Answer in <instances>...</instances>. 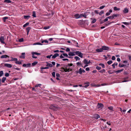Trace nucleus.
I'll use <instances>...</instances> for the list:
<instances>
[{
	"label": "nucleus",
	"instance_id": "50",
	"mask_svg": "<svg viewBox=\"0 0 131 131\" xmlns=\"http://www.w3.org/2000/svg\"><path fill=\"white\" fill-rule=\"evenodd\" d=\"M62 54L64 56H65L66 57H68V55L67 53H63Z\"/></svg>",
	"mask_w": 131,
	"mask_h": 131
},
{
	"label": "nucleus",
	"instance_id": "42",
	"mask_svg": "<svg viewBox=\"0 0 131 131\" xmlns=\"http://www.w3.org/2000/svg\"><path fill=\"white\" fill-rule=\"evenodd\" d=\"M50 28V27L49 26H48L46 27H44L43 29H45L46 30L49 29Z\"/></svg>",
	"mask_w": 131,
	"mask_h": 131
},
{
	"label": "nucleus",
	"instance_id": "9",
	"mask_svg": "<svg viewBox=\"0 0 131 131\" xmlns=\"http://www.w3.org/2000/svg\"><path fill=\"white\" fill-rule=\"evenodd\" d=\"M128 9L126 8H124V10H123V12L125 14L128 13Z\"/></svg>",
	"mask_w": 131,
	"mask_h": 131
},
{
	"label": "nucleus",
	"instance_id": "17",
	"mask_svg": "<svg viewBox=\"0 0 131 131\" xmlns=\"http://www.w3.org/2000/svg\"><path fill=\"white\" fill-rule=\"evenodd\" d=\"M94 117L96 119H97L100 117V116L98 114H96L94 115Z\"/></svg>",
	"mask_w": 131,
	"mask_h": 131
},
{
	"label": "nucleus",
	"instance_id": "24",
	"mask_svg": "<svg viewBox=\"0 0 131 131\" xmlns=\"http://www.w3.org/2000/svg\"><path fill=\"white\" fill-rule=\"evenodd\" d=\"M15 63L18 64H21V61H18V60H17L15 62Z\"/></svg>",
	"mask_w": 131,
	"mask_h": 131
},
{
	"label": "nucleus",
	"instance_id": "23",
	"mask_svg": "<svg viewBox=\"0 0 131 131\" xmlns=\"http://www.w3.org/2000/svg\"><path fill=\"white\" fill-rule=\"evenodd\" d=\"M32 54H36L37 55H40V53L37 52H32L31 53Z\"/></svg>",
	"mask_w": 131,
	"mask_h": 131
},
{
	"label": "nucleus",
	"instance_id": "30",
	"mask_svg": "<svg viewBox=\"0 0 131 131\" xmlns=\"http://www.w3.org/2000/svg\"><path fill=\"white\" fill-rule=\"evenodd\" d=\"M38 63V62L36 61H34L33 63L32 64V66H34L37 64Z\"/></svg>",
	"mask_w": 131,
	"mask_h": 131
},
{
	"label": "nucleus",
	"instance_id": "16",
	"mask_svg": "<svg viewBox=\"0 0 131 131\" xmlns=\"http://www.w3.org/2000/svg\"><path fill=\"white\" fill-rule=\"evenodd\" d=\"M76 64L77 66H80L81 67H83V64L81 63V62H77V63Z\"/></svg>",
	"mask_w": 131,
	"mask_h": 131
},
{
	"label": "nucleus",
	"instance_id": "34",
	"mask_svg": "<svg viewBox=\"0 0 131 131\" xmlns=\"http://www.w3.org/2000/svg\"><path fill=\"white\" fill-rule=\"evenodd\" d=\"M34 45H42V44L38 42L34 43L33 44Z\"/></svg>",
	"mask_w": 131,
	"mask_h": 131
},
{
	"label": "nucleus",
	"instance_id": "39",
	"mask_svg": "<svg viewBox=\"0 0 131 131\" xmlns=\"http://www.w3.org/2000/svg\"><path fill=\"white\" fill-rule=\"evenodd\" d=\"M112 62V60H109L107 62V63L108 64L110 65Z\"/></svg>",
	"mask_w": 131,
	"mask_h": 131
},
{
	"label": "nucleus",
	"instance_id": "36",
	"mask_svg": "<svg viewBox=\"0 0 131 131\" xmlns=\"http://www.w3.org/2000/svg\"><path fill=\"white\" fill-rule=\"evenodd\" d=\"M74 58L75 59L76 61H78V60H80V58L77 56H75Z\"/></svg>",
	"mask_w": 131,
	"mask_h": 131
},
{
	"label": "nucleus",
	"instance_id": "29",
	"mask_svg": "<svg viewBox=\"0 0 131 131\" xmlns=\"http://www.w3.org/2000/svg\"><path fill=\"white\" fill-rule=\"evenodd\" d=\"M6 78L5 77H4L2 78V83L4 82L6 80Z\"/></svg>",
	"mask_w": 131,
	"mask_h": 131
},
{
	"label": "nucleus",
	"instance_id": "52",
	"mask_svg": "<svg viewBox=\"0 0 131 131\" xmlns=\"http://www.w3.org/2000/svg\"><path fill=\"white\" fill-rule=\"evenodd\" d=\"M52 76L54 77H55V72H53L52 73Z\"/></svg>",
	"mask_w": 131,
	"mask_h": 131
},
{
	"label": "nucleus",
	"instance_id": "33",
	"mask_svg": "<svg viewBox=\"0 0 131 131\" xmlns=\"http://www.w3.org/2000/svg\"><path fill=\"white\" fill-rule=\"evenodd\" d=\"M10 0H4V2L7 3H10L11 2Z\"/></svg>",
	"mask_w": 131,
	"mask_h": 131
},
{
	"label": "nucleus",
	"instance_id": "2",
	"mask_svg": "<svg viewBox=\"0 0 131 131\" xmlns=\"http://www.w3.org/2000/svg\"><path fill=\"white\" fill-rule=\"evenodd\" d=\"M75 53L77 55H78L81 58H82L83 57V54L81 52L77 51L75 52Z\"/></svg>",
	"mask_w": 131,
	"mask_h": 131
},
{
	"label": "nucleus",
	"instance_id": "44",
	"mask_svg": "<svg viewBox=\"0 0 131 131\" xmlns=\"http://www.w3.org/2000/svg\"><path fill=\"white\" fill-rule=\"evenodd\" d=\"M108 19L107 18V17L105 19L104 21H103L101 23H103L104 22H105L106 21H108Z\"/></svg>",
	"mask_w": 131,
	"mask_h": 131
},
{
	"label": "nucleus",
	"instance_id": "58",
	"mask_svg": "<svg viewBox=\"0 0 131 131\" xmlns=\"http://www.w3.org/2000/svg\"><path fill=\"white\" fill-rule=\"evenodd\" d=\"M84 84H86L87 85H89V84H90L89 82L88 81H87L85 82L84 83Z\"/></svg>",
	"mask_w": 131,
	"mask_h": 131
},
{
	"label": "nucleus",
	"instance_id": "31",
	"mask_svg": "<svg viewBox=\"0 0 131 131\" xmlns=\"http://www.w3.org/2000/svg\"><path fill=\"white\" fill-rule=\"evenodd\" d=\"M114 9L115 11L119 10H120V9L119 8H117L116 7H114Z\"/></svg>",
	"mask_w": 131,
	"mask_h": 131
},
{
	"label": "nucleus",
	"instance_id": "13",
	"mask_svg": "<svg viewBox=\"0 0 131 131\" xmlns=\"http://www.w3.org/2000/svg\"><path fill=\"white\" fill-rule=\"evenodd\" d=\"M96 51L98 52H102L103 51L102 48L100 49H97L96 50Z\"/></svg>",
	"mask_w": 131,
	"mask_h": 131
},
{
	"label": "nucleus",
	"instance_id": "26",
	"mask_svg": "<svg viewBox=\"0 0 131 131\" xmlns=\"http://www.w3.org/2000/svg\"><path fill=\"white\" fill-rule=\"evenodd\" d=\"M126 65L125 64H121L120 63L118 65V66L119 67H123L124 66H126Z\"/></svg>",
	"mask_w": 131,
	"mask_h": 131
},
{
	"label": "nucleus",
	"instance_id": "11",
	"mask_svg": "<svg viewBox=\"0 0 131 131\" xmlns=\"http://www.w3.org/2000/svg\"><path fill=\"white\" fill-rule=\"evenodd\" d=\"M74 16L75 18L78 19L80 18V14L79 15V14H75L74 15Z\"/></svg>",
	"mask_w": 131,
	"mask_h": 131
},
{
	"label": "nucleus",
	"instance_id": "62",
	"mask_svg": "<svg viewBox=\"0 0 131 131\" xmlns=\"http://www.w3.org/2000/svg\"><path fill=\"white\" fill-rule=\"evenodd\" d=\"M112 59L113 60H115V58L114 56H113L112 58Z\"/></svg>",
	"mask_w": 131,
	"mask_h": 131
},
{
	"label": "nucleus",
	"instance_id": "15",
	"mask_svg": "<svg viewBox=\"0 0 131 131\" xmlns=\"http://www.w3.org/2000/svg\"><path fill=\"white\" fill-rule=\"evenodd\" d=\"M9 57L8 56V55H4L2 56L1 57V58H6L7 57Z\"/></svg>",
	"mask_w": 131,
	"mask_h": 131
},
{
	"label": "nucleus",
	"instance_id": "37",
	"mask_svg": "<svg viewBox=\"0 0 131 131\" xmlns=\"http://www.w3.org/2000/svg\"><path fill=\"white\" fill-rule=\"evenodd\" d=\"M32 16L35 17H36V13L35 11H33V14Z\"/></svg>",
	"mask_w": 131,
	"mask_h": 131
},
{
	"label": "nucleus",
	"instance_id": "18",
	"mask_svg": "<svg viewBox=\"0 0 131 131\" xmlns=\"http://www.w3.org/2000/svg\"><path fill=\"white\" fill-rule=\"evenodd\" d=\"M31 64L30 63H28L27 64H25V67L27 68L30 67H31Z\"/></svg>",
	"mask_w": 131,
	"mask_h": 131
},
{
	"label": "nucleus",
	"instance_id": "6",
	"mask_svg": "<svg viewBox=\"0 0 131 131\" xmlns=\"http://www.w3.org/2000/svg\"><path fill=\"white\" fill-rule=\"evenodd\" d=\"M84 14H80V18L82 17H84L85 18H87L86 16L87 15L86 14L87 13V12L84 13Z\"/></svg>",
	"mask_w": 131,
	"mask_h": 131
},
{
	"label": "nucleus",
	"instance_id": "28",
	"mask_svg": "<svg viewBox=\"0 0 131 131\" xmlns=\"http://www.w3.org/2000/svg\"><path fill=\"white\" fill-rule=\"evenodd\" d=\"M88 60L86 59H84L83 61V62L84 64H88Z\"/></svg>",
	"mask_w": 131,
	"mask_h": 131
},
{
	"label": "nucleus",
	"instance_id": "19",
	"mask_svg": "<svg viewBox=\"0 0 131 131\" xmlns=\"http://www.w3.org/2000/svg\"><path fill=\"white\" fill-rule=\"evenodd\" d=\"M119 14H113L112 15V17L113 18V19L115 17H116L119 16Z\"/></svg>",
	"mask_w": 131,
	"mask_h": 131
},
{
	"label": "nucleus",
	"instance_id": "27",
	"mask_svg": "<svg viewBox=\"0 0 131 131\" xmlns=\"http://www.w3.org/2000/svg\"><path fill=\"white\" fill-rule=\"evenodd\" d=\"M123 69L118 70L115 71V72L116 73H117L121 72L122 71H123Z\"/></svg>",
	"mask_w": 131,
	"mask_h": 131
},
{
	"label": "nucleus",
	"instance_id": "22",
	"mask_svg": "<svg viewBox=\"0 0 131 131\" xmlns=\"http://www.w3.org/2000/svg\"><path fill=\"white\" fill-rule=\"evenodd\" d=\"M118 64V63L117 62H115L113 64L112 66L113 67V68L114 69H115V66H117Z\"/></svg>",
	"mask_w": 131,
	"mask_h": 131
},
{
	"label": "nucleus",
	"instance_id": "64",
	"mask_svg": "<svg viewBox=\"0 0 131 131\" xmlns=\"http://www.w3.org/2000/svg\"><path fill=\"white\" fill-rule=\"evenodd\" d=\"M107 18H109V19H113V18L112 17V16H108L107 17Z\"/></svg>",
	"mask_w": 131,
	"mask_h": 131
},
{
	"label": "nucleus",
	"instance_id": "21",
	"mask_svg": "<svg viewBox=\"0 0 131 131\" xmlns=\"http://www.w3.org/2000/svg\"><path fill=\"white\" fill-rule=\"evenodd\" d=\"M30 27H28L26 28V30L27 33V35L28 34V33L29 32L30 30Z\"/></svg>",
	"mask_w": 131,
	"mask_h": 131
},
{
	"label": "nucleus",
	"instance_id": "48",
	"mask_svg": "<svg viewBox=\"0 0 131 131\" xmlns=\"http://www.w3.org/2000/svg\"><path fill=\"white\" fill-rule=\"evenodd\" d=\"M30 17V16L29 15L25 16V19H28Z\"/></svg>",
	"mask_w": 131,
	"mask_h": 131
},
{
	"label": "nucleus",
	"instance_id": "41",
	"mask_svg": "<svg viewBox=\"0 0 131 131\" xmlns=\"http://www.w3.org/2000/svg\"><path fill=\"white\" fill-rule=\"evenodd\" d=\"M105 70L104 69H103L102 70H101L99 71V72L101 73H103V72H105Z\"/></svg>",
	"mask_w": 131,
	"mask_h": 131
},
{
	"label": "nucleus",
	"instance_id": "25",
	"mask_svg": "<svg viewBox=\"0 0 131 131\" xmlns=\"http://www.w3.org/2000/svg\"><path fill=\"white\" fill-rule=\"evenodd\" d=\"M8 17H5L3 18L2 19L4 21V22H5L6 21V19H8Z\"/></svg>",
	"mask_w": 131,
	"mask_h": 131
},
{
	"label": "nucleus",
	"instance_id": "10",
	"mask_svg": "<svg viewBox=\"0 0 131 131\" xmlns=\"http://www.w3.org/2000/svg\"><path fill=\"white\" fill-rule=\"evenodd\" d=\"M75 53V52H70L68 53V55L69 56H73L75 55V54H74Z\"/></svg>",
	"mask_w": 131,
	"mask_h": 131
},
{
	"label": "nucleus",
	"instance_id": "4",
	"mask_svg": "<svg viewBox=\"0 0 131 131\" xmlns=\"http://www.w3.org/2000/svg\"><path fill=\"white\" fill-rule=\"evenodd\" d=\"M5 39L4 37L1 36L0 38V41L1 43L4 44L5 42H4V40Z\"/></svg>",
	"mask_w": 131,
	"mask_h": 131
},
{
	"label": "nucleus",
	"instance_id": "38",
	"mask_svg": "<svg viewBox=\"0 0 131 131\" xmlns=\"http://www.w3.org/2000/svg\"><path fill=\"white\" fill-rule=\"evenodd\" d=\"M44 42H45V43H48V41L46 40H42L41 41L42 43H43Z\"/></svg>",
	"mask_w": 131,
	"mask_h": 131
},
{
	"label": "nucleus",
	"instance_id": "7",
	"mask_svg": "<svg viewBox=\"0 0 131 131\" xmlns=\"http://www.w3.org/2000/svg\"><path fill=\"white\" fill-rule=\"evenodd\" d=\"M112 12V11L111 9H110L108 12H107L106 13L105 15L106 16H108L110 15L111 13Z\"/></svg>",
	"mask_w": 131,
	"mask_h": 131
},
{
	"label": "nucleus",
	"instance_id": "57",
	"mask_svg": "<svg viewBox=\"0 0 131 131\" xmlns=\"http://www.w3.org/2000/svg\"><path fill=\"white\" fill-rule=\"evenodd\" d=\"M52 56V54H51L50 55L47 56H46V58H50Z\"/></svg>",
	"mask_w": 131,
	"mask_h": 131
},
{
	"label": "nucleus",
	"instance_id": "5",
	"mask_svg": "<svg viewBox=\"0 0 131 131\" xmlns=\"http://www.w3.org/2000/svg\"><path fill=\"white\" fill-rule=\"evenodd\" d=\"M102 48L103 50H108L110 49V48L109 47H107L104 46H103L102 47Z\"/></svg>",
	"mask_w": 131,
	"mask_h": 131
},
{
	"label": "nucleus",
	"instance_id": "51",
	"mask_svg": "<svg viewBox=\"0 0 131 131\" xmlns=\"http://www.w3.org/2000/svg\"><path fill=\"white\" fill-rule=\"evenodd\" d=\"M102 127H103V129H105L106 127L107 126H106V125H103L102 126Z\"/></svg>",
	"mask_w": 131,
	"mask_h": 131
},
{
	"label": "nucleus",
	"instance_id": "61",
	"mask_svg": "<svg viewBox=\"0 0 131 131\" xmlns=\"http://www.w3.org/2000/svg\"><path fill=\"white\" fill-rule=\"evenodd\" d=\"M70 51V49L69 48H67L66 49V51L67 52H69Z\"/></svg>",
	"mask_w": 131,
	"mask_h": 131
},
{
	"label": "nucleus",
	"instance_id": "14",
	"mask_svg": "<svg viewBox=\"0 0 131 131\" xmlns=\"http://www.w3.org/2000/svg\"><path fill=\"white\" fill-rule=\"evenodd\" d=\"M46 63L47 64V65H46V66H48V67H52V64L50 63H48V62H46Z\"/></svg>",
	"mask_w": 131,
	"mask_h": 131
},
{
	"label": "nucleus",
	"instance_id": "35",
	"mask_svg": "<svg viewBox=\"0 0 131 131\" xmlns=\"http://www.w3.org/2000/svg\"><path fill=\"white\" fill-rule=\"evenodd\" d=\"M62 69L64 70V71H65V72H69V71L68 70V69H67V68L65 69V68H62Z\"/></svg>",
	"mask_w": 131,
	"mask_h": 131
},
{
	"label": "nucleus",
	"instance_id": "8",
	"mask_svg": "<svg viewBox=\"0 0 131 131\" xmlns=\"http://www.w3.org/2000/svg\"><path fill=\"white\" fill-rule=\"evenodd\" d=\"M4 66H5L9 68H11L12 67V65L11 64L8 63H5L4 64Z\"/></svg>",
	"mask_w": 131,
	"mask_h": 131
},
{
	"label": "nucleus",
	"instance_id": "56",
	"mask_svg": "<svg viewBox=\"0 0 131 131\" xmlns=\"http://www.w3.org/2000/svg\"><path fill=\"white\" fill-rule=\"evenodd\" d=\"M49 68V67H46L44 68H41V70H43V69H48Z\"/></svg>",
	"mask_w": 131,
	"mask_h": 131
},
{
	"label": "nucleus",
	"instance_id": "53",
	"mask_svg": "<svg viewBox=\"0 0 131 131\" xmlns=\"http://www.w3.org/2000/svg\"><path fill=\"white\" fill-rule=\"evenodd\" d=\"M96 21V19L94 18L93 19V20L92 21V23L93 24L95 23Z\"/></svg>",
	"mask_w": 131,
	"mask_h": 131
},
{
	"label": "nucleus",
	"instance_id": "54",
	"mask_svg": "<svg viewBox=\"0 0 131 131\" xmlns=\"http://www.w3.org/2000/svg\"><path fill=\"white\" fill-rule=\"evenodd\" d=\"M104 13L103 11L102 10L99 13V14L100 15H101L102 14Z\"/></svg>",
	"mask_w": 131,
	"mask_h": 131
},
{
	"label": "nucleus",
	"instance_id": "12",
	"mask_svg": "<svg viewBox=\"0 0 131 131\" xmlns=\"http://www.w3.org/2000/svg\"><path fill=\"white\" fill-rule=\"evenodd\" d=\"M59 54L57 53H56L53 56H52V59H54L56 57L59 56Z\"/></svg>",
	"mask_w": 131,
	"mask_h": 131
},
{
	"label": "nucleus",
	"instance_id": "1",
	"mask_svg": "<svg viewBox=\"0 0 131 131\" xmlns=\"http://www.w3.org/2000/svg\"><path fill=\"white\" fill-rule=\"evenodd\" d=\"M58 108L57 105H51L49 107V108L54 111L57 110V109Z\"/></svg>",
	"mask_w": 131,
	"mask_h": 131
},
{
	"label": "nucleus",
	"instance_id": "55",
	"mask_svg": "<svg viewBox=\"0 0 131 131\" xmlns=\"http://www.w3.org/2000/svg\"><path fill=\"white\" fill-rule=\"evenodd\" d=\"M24 41V39L23 38H21L19 40V42H22Z\"/></svg>",
	"mask_w": 131,
	"mask_h": 131
},
{
	"label": "nucleus",
	"instance_id": "43",
	"mask_svg": "<svg viewBox=\"0 0 131 131\" xmlns=\"http://www.w3.org/2000/svg\"><path fill=\"white\" fill-rule=\"evenodd\" d=\"M108 109L109 110H111V111L113 110V107L112 106L109 107H108Z\"/></svg>",
	"mask_w": 131,
	"mask_h": 131
},
{
	"label": "nucleus",
	"instance_id": "32",
	"mask_svg": "<svg viewBox=\"0 0 131 131\" xmlns=\"http://www.w3.org/2000/svg\"><path fill=\"white\" fill-rule=\"evenodd\" d=\"M99 65L101 66L103 68H105V65L103 64L100 63L99 64Z\"/></svg>",
	"mask_w": 131,
	"mask_h": 131
},
{
	"label": "nucleus",
	"instance_id": "45",
	"mask_svg": "<svg viewBox=\"0 0 131 131\" xmlns=\"http://www.w3.org/2000/svg\"><path fill=\"white\" fill-rule=\"evenodd\" d=\"M105 7V6L104 5H102L101 6H100L99 8V9H103Z\"/></svg>",
	"mask_w": 131,
	"mask_h": 131
},
{
	"label": "nucleus",
	"instance_id": "46",
	"mask_svg": "<svg viewBox=\"0 0 131 131\" xmlns=\"http://www.w3.org/2000/svg\"><path fill=\"white\" fill-rule=\"evenodd\" d=\"M41 85V84H37L35 86V87H40V86Z\"/></svg>",
	"mask_w": 131,
	"mask_h": 131
},
{
	"label": "nucleus",
	"instance_id": "20",
	"mask_svg": "<svg viewBox=\"0 0 131 131\" xmlns=\"http://www.w3.org/2000/svg\"><path fill=\"white\" fill-rule=\"evenodd\" d=\"M20 58H25V53H22L21 54V55L19 57Z\"/></svg>",
	"mask_w": 131,
	"mask_h": 131
},
{
	"label": "nucleus",
	"instance_id": "3",
	"mask_svg": "<svg viewBox=\"0 0 131 131\" xmlns=\"http://www.w3.org/2000/svg\"><path fill=\"white\" fill-rule=\"evenodd\" d=\"M103 107V105L102 104L99 103L97 105L96 107L97 109H101Z\"/></svg>",
	"mask_w": 131,
	"mask_h": 131
},
{
	"label": "nucleus",
	"instance_id": "59",
	"mask_svg": "<svg viewBox=\"0 0 131 131\" xmlns=\"http://www.w3.org/2000/svg\"><path fill=\"white\" fill-rule=\"evenodd\" d=\"M94 12L96 13V14H99L98 10H95L94 11Z\"/></svg>",
	"mask_w": 131,
	"mask_h": 131
},
{
	"label": "nucleus",
	"instance_id": "40",
	"mask_svg": "<svg viewBox=\"0 0 131 131\" xmlns=\"http://www.w3.org/2000/svg\"><path fill=\"white\" fill-rule=\"evenodd\" d=\"M82 69L81 68H80L79 69V73L80 74H81L82 73Z\"/></svg>",
	"mask_w": 131,
	"mask_h": 131
},
{
	"label": "nucleus",
	"instance_id": "49",
	"mask_svg": "<svg viewBox=\"0 0 131 131\" xmlns=\"http://www.w3.org/2000/svg\"><path fill=\"white\" fill-rule=\"evenodd\" d=\"M96 69H97V70H101V68L100 67L97 66L96 67Z\"/></svg>",
	"mask_w": 131,
	"mask_h": 131
},
{
	"label": "nucleus",
	"instance_id": "47",
	"mask_svg": "<svg viewBox=\"0 0 131 131\" xmlns=\"http://www.w3.org/2000/svg\"><path fill=\"white\" fill-rule=\"evenodd\" d=\"M3 73V71H0V77H2Z\"/></svg>",
	"mask_w": 131,
	"mask_h": 131
},
{
	"label": "nucleus",
	"instance_id": "60",
	"mask_svg": "<svg viewBox=\"0 0 131 131\" xmlns=\"http://www.w3.org/2000/svg\"><path fill=\"white\" fill-rule=\"evenodd\" d=\"M5 76L6 77H8L9 76V74L8 73H6L5 74Z\"/></svg>",
	"mask_w": 131,
	"mask_h": 131
},
{
	"label": "nucleus",
	"instance_id": "63",
	"mask_svg": "<svg viewBox=\"0 0 131 131\" xmlns=\"http://www.w3.org/2000/svg\"><path fill=\"white\" fill-rule=\"evenodd\" d=\"M32 57L35 58H37L36 56H35L34 54H32Z\"/></svg>",
	"mask_w": 131,
	"mask_h": 131
}]
</instances>
